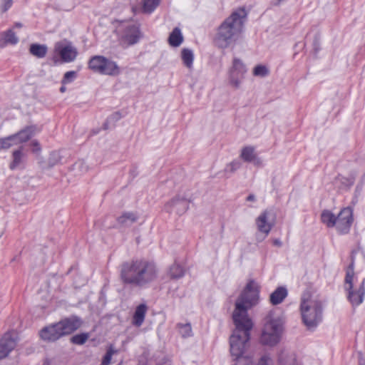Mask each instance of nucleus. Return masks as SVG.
<instances>
[{"label": "nucleus", "mask_w": 365, "mask_h": 365, "mask_svg": "<svg viewBox=\"0 0 365 365\" xmlns=\"http://www.w3.org/2000/svg\"><path fill=\"white\" fill-rule=\"evenodd\" d=\"M241 165L242 164L239 160H233L226 165L224 171L225 173H234L240 168Z\"/></svg>", "instance_id": "40"}, {"label": "nucleus", "mask_w": 365, "mask_h": 365, "mask_svg": "<svg viewBox=\"0 0 365 365\" xmlns=\"http://www.w3.org/2000/svg\"><path fill=\"white\" fill-rule=\"evenodd\" d=\"M247 71L246 66L242 61L235 57L232 60V66L228 71L230 84L235 88H239L245 78Z\"/></svg>", "instance_id": "9"}, {"label": "nucleus", "mask_w": 365, "mask_h": 365, "mask_svg": "<svg viewBox=\"0 0 365 365\" xmlns=\"http://www.w3.org/2000/svg\"><path fill=\"white\" fill-rule=\"evenodd\" d=\"M278 364L279 365H299L296 360L295 355L285 350L279 353Z\"/></svg>", "instance_id": "23"}, {"label": "nucleus", "mask_w": 365, "mask_h": 365, "mask_svg": "<svg viewBox=\"0 0 365 365\" xmlns=\"http://www.w3.org/2000/svg\"><path fill=\"white\" fill-rule=\"evenodd\" d=\"M66 89V87L64 86V85H63V86L60 88V91H61V93H63V92H65Z\"/></svg>", "instance_id": "53"}, {"label": "nucleus", "mask_w": 365, "mask_h": 365, "mask_svg": "<svg viewBox=\"0 0 365 365\" xmlns=\"http://www.w3.org/2000/svg\"><path fill=\"white\" fill-rule=\"evenodd\" d=\"M259 299V291L253 281H250L235 302V309L232 313V319L238 321L251 320L247 311L256 304Z\"/></svg>", "instance_id": "3"}, {"label": "nucleus", "mask_w": 365, "mask_h": 365, "mask_svg": "<svg viewBox=\"0 0 365 365\" xmlns=\"http://www.w3.org/2000/svg\"><path fill=\"white\" fill-rule=\"evenodd\" d=\"M181 58L184 65L187 68H190L192 67L194 61V53L192 50L187 48H183L181 51Z\"/></svg>", "instance_id": "29"}, {"label": "nucleus", "mask_w": 365, "mask_h": 365, "mask_svg": "<svg viewBox=\"0 0 365 365\" xmlns=\"http://www.w3.org/2000/svg\"><path fill=\"white\" fill-rule=\"evenodd\" d=\"M61 155L58 152L53 151L50 154V156L48 158V165L50 167H53L58 164L61 161Z\"/></svg>", "instance_id": "42"}, {"label": "nucleus", "mask_w": 365, "mask_h": 365, "mask_svg": "<svg viewBox=\"0 0 365 365\" xmlns=\"http://www.w3.org/2000/svg\"><path fill=\"white\" fill-rule=\"evenodd\" d=\"M353 222V210L350 207L342 209L336 217L335 226L341 234L349 232Z\"/></svg>", "instance_id": "10"}, {"label": "nucleus", "mask_w": 365, "mask_h": 365, "mask_svg": "<svg viewBox=\"0 0 365 365\" xmlns=\"http://www.w3.org/2000/svg\"><path fill=\"white\" fill-rule=\"evenodd\" d=\"M118 365H122L121 364H118Z\"/></svg>", "instance_id": "54"}, {"label": "nucleus", "mask_w": 365, "mask_h": 365, "mask_svg": "<svg viewBox=\"0 0 365 365\" xmlns=\"http://www.w3.org/2000/svg\"><path fill=\"white\" fill-rule=\"evenodd\" d=\"M114 33L118 45L124 49L138 43L144 36L138 24H118Z\"/></svg>", "instance_id": "6"}, {"label": "nucleus", "mask_w": 365, "mask_h": 365, "mask_svg": "<svg viewBox=\"0 0 365 365\" xmlns=\"http://www.w3.org/2000/svg\"><path fill=\"white\" fill-rule=\"evenodd\" d=\"M282 0H279V2H280Z\"/></svg>", "instance_id": "55"}, {"label": "nucleus", "mask_w": 365, "mask_h": 365, "mask_svg": "<svg viewBox=\"0 0 365 365\" xmlns=\"http://www.w3.org/2000/svg\"><path fill=\"white\" fill-rule=\"evenodd\" d=\"M235 329L230 338V353L235 363L233 365H253L250 357L244 356L252 328V320H233Z\"/></svg>", "instance_id": "2"}, {"label": "nucleus", "mask_w": 365, "mask_h": 365, "mask_svg": "<svg viewBox=\"0 0 365 365\" xmlns=\"http://www.w3.org/2000/svg\"><path fill=\"white\" fill-rule=\"evenodd\" d=\"M354 262L352 259L351 264H349L348 269L346 271V277H345V289H351L353 286V279H354Z\"/></svg>", "instance_id": "34"}, {"label": "nucleus", "mask_w": 365, "mask_h": 365, "mask_svg": "<svg viewBox=\"0 0 365 365\" xmlns=\"http://www.w3.org/2000/svg\"><path fill=\"white\" fill-rule=\"evenodd\" d=\"M180 329V333L182 337L186 338L192 335V327L190 324H178Z\"/></svg>", "instance_id": "41"}, {"label": "nucleus", "mask_w": 365, "mask_h": 365, "mask_svg": "<svg viewBox=\"0 0 365 365\" xmlns=\"http://www.w3.org/2000/svg\"><path fill=\"white\" fill-rule=\"evenodd\" d=\"M115 353V351L113 349V348L110 346L107 350L106 354L103 358L101 365H109L111 361V358L113 354Z\"/></svg>", "instance_id": "43"}, {"label": "nucleus", "mask_w": 365, "mask_h": 365, "mask_svg": "<svg viewBox=\"0 0 365 365\" xmlns=\"http://www.w3.org/2000/svg\"><path fill=\"white\" fill-rule=\"evenodd\" d=\"M250 163H252L256 166H261L262 165V160L257 155L252 160Z\"/></svg>", "instance_id": "50"}, {"label": "nucleus", "mask_w": 365, "mask_h": 365, "mask_svg": "<svg viewBox=\"0 0 365 365\" xmlns=\"http://www.w3.org/2000/svg\"><path fill=\"white\" fill-rule=\"evenodd\" d=\"M77 77V72L75 71H70L65 73L61 83L66 85L72 83Z\"/></svg>", "instance_id": "39"}, {"label": "nucleus", "mask_w": 365, "mask_h": 365, "mask_svg": "<svg viewBox=\"0 0 365 365\" xmlns=\"http://www.w3.org/2000/svg\"><path fill=\"white\" fill-rule=\"evenodd\" d=\"M77 50L71 45H66L60 51L61 58L65 62H71L74 61L77 56Z\"/></svg>", "instance_id": "22"}, {"label": "nucleus", "mask_w": 365, "mask_h": 365, "mask_svg": "<svg viewBox=\"0 0 365 365\" xmlns=\"http://www.w3.org/2000/svg\"><path fill=\"white\" fill-rule=\"evenodd\" d=\"M19 37L12 29H8L0 33V48L8 45L14 46L19 43Z\"/></svg>", "instance_id": "16"}, {"label": "nucleus", "mask_w": 365, "mask_h": 365, "mask_svg": "<svg viewBox=\"0 0 365 365\" xmlns=\"http://www.w3.org/2000/svg\"><path fill=\"white\" fill-rule=\"evenodd\" d=\"M269 71L266 66L257 65L253 68V75L258 77H265L268 76Z\"/></svg>", "instance_id": "38"}, {"label": "nucleus", "mask_w": 365, "mask_h": 365, "mask_svg": "<svg viewBox=\"0 0 365 365\" xmlns=\"http://www.w3.org/2000/svg\"><path fill=\"white\" fill-rule=\"evenodd\" d=\"M194 197L189 192L179 193L165 205V209L169 212H176L181 215L189 209V204L192 202Z\"/></svg>", "instance_id": "8"}, {"label": "nucleus", "mask_w": 365, "mask_h": 365, "mask_svg": "<svg viewBox=\"0 0 365 365\" xmlns=\"http://www.w3.org/2000/svg\"><path fill=\"white\" fill-rule=\"evenodd\" d=\"M274 245L280 247L282 245V242L279 239H276L274 240Z\"/></svg>", "instance_id": "52"}, {"label": "nucleus", "mask_w": 365, "mask_h": 365, "mask_svg": "<svg viewBox=\"0 0 365 365\" xmlns=\"http://www.w3.org/2000/svg\"><path fill=\"white\" fill-rule=\"evenodd\" d=\"M158 277L155 264L145 259L125 262L120 265V277L125 284L145 288Z\"/></svg>", "instance_id": "1"}, {"label": "nucleus", "mask_w": 365, "mask_h": 365, "mask_svg": "<svg viewBox=\"0 0 365 365\" xmlns=\"http://www.w3.org/2000/svg\"><path fill=\"white\" fill-rule=\"evenodd\" d=\"M313 48L316 53H317L319 51H320V38L319 36H316L314 37V41H313Z\"/></svg>", "instance_id": "48"}, {"label": "nucleus", "mask_w": 365, "mask_h": 365, "mask_svg": "<svg viewBox=\"0 0 365 365\" xmlns=\"http://www.w3.org/2000/svg\"><path fill=\"white\" fill-rule=\"evenodd\" d=\"M269 215L270 212L268 210H264L256 219V225L258 230L260 232L264 234V237H262V239L259 240L257 237V240L259 241L263 240V239L269 235L273 227V223L269 222Z\"/></svg>", "instance_id": "14"}, {"label": "nucleus", "mask_w": 365, "mask_h": 365, "mask_svg": "<svg viewBox=\"0 0 365 365\" xmlns=\"http://www.w3.org/2000/svg\"><path fill=\"white\" fill-rule=\"evenodd\" d=\"M300 312L302 322L309 329L316 328L322 319V302L308 294L302 297Z\"/></svg>", "instance_id": "4"}, {"label": "nucleus", "mask_w": 365, "mask_h": 365, "mask_svg": "<svg viewBox=\"0 0 365 365\" xmlns=\"http://www.w3.org/2000/svg\"><path fill=\"white\" fill-rule=\"evenodd\" d=\"M247 201H255V196L253 194H250L247 197Z\"/></svg>", "instance_id": "51"}, {"label": "nucleus", "mask_w": 365, "mask_h": 365, "mask_svg": "<svg viewBox=\"0 0 365 365\" xmlns=\"http://www.w3.org/2000/svg\"><path fill=\"white\" fill-rule=\"evenodd\" d=\"M16 345V338L14 333L6 332L0 339V360L8 356Z\"/></svg>", "instance_id": "12"}, {"label": "nucleus", "mask_w": 365, "mask_h": 365, "mask_svg": "<svg viewBox=\"0 0 365 365\" xmlns=\"http://www.w3.org/2000/svg\"><path fill=\"white\" fill-rule=\"evenodd\" d=\"M346 291L347 292V299L352 307H358L364 301L365 295V279L362 280L359 288L354 289V287H351V289H346Z\"/></svg>", "instance_id": "13"}, {"label": "nucleus", "mask_w": 365, "mask_h": 365, "mask_svg": "<svg viewBox=\"0 0 365 365\" xmlns=\"http://www.w3.org/2000/svg\"><path fill=\"white\" fill-rule=\"evenodd\" d=\"M81 325V319L76 316L63 319L58 322L62 336L73 333L79 329Z\"/></svg>", "instance_id": "11"}, {"label": "nucleus", "mask_w": 365, "mask_h": 365, "mask_svg": "<svg viewBox=\"0 0 365 365\" xmlns=\"http://www.w3.org/2000/svg\"><path fill=\"white\" fill-rule=\"evenodd\" d=\"M282 331V322L280 319H268L262 330L261 343L269 346H275L280 341Z\"/></svg>", "instance_id": "7"}, {"label": "nucleus", "mask_w": 365, "mask_h": 365, "mask_svg": "<svg viewBox=\"0 0 365 365\" xmlns=\"http://www.w3.org/2000/svg\"><path fill=\"white\" fill-rule=\"evenodd\" d=\"M243 33V24H220L213 41L219 48L225 49L235 45L242 37Z\"/></svg>", "instance_id": "5"}, {"label": "nucleus", "mask_w": 365, "mask_h": 365, "mask_svg": "<svg viewBox=\"0 0 365 365\" xmlns=\"http://www.w3.org/2000/svg\"><path fill=\"white\" fill-rule=\"evenodd\" d=\"M105 57L103 56H94L88 62V68L96 73H101Z\"/></svg>", "instance_id": "27"}, {"label": "nucleus", "mask_w": 365, "mask_h": 365, "mask_svg": "<svg viewBox=\"0 0 365 365\" xmlns=\"http://www.w3.org/2000/svg\"><path fill=\"white\" fill-rule=\"evenodd\" d=\"M161 0H142V9L145 14H151L160 5Z\"/></svg>", "instance_id": "30"}, {"label": "nucleus", "mask_w": 365, "mask_h": 365, "mask_svg": "<svg viewBox=\"0 0 365 365\" xmlns=\"http://www.w3.org/2000/svg\"><path fill=\"white\" fill-rule=\"evenodd\" d=\"M138 217L136 213L132 212H125L117 219L119 225L123 227L130 226L135 222Z\"/></svg>", "instance_id": "24"}, {"label": "nucleus", "mask_w": 365, "mask_h": 365, "mask_svg": "<svg viewBox=\"0 0 365 365\" xmlns=\"http://www.w3.org/2000/svg\"><path fill=\"white\" fill-rule=\"evenodd\" d=\"M354 176L346 178L339 175L335 179V183L339 184L341 188H349L354 185Z\"/></svg>", "instance_id": "32"}, {"label": "nucleus", "mask_w": 365, "mask_h": 365, "mask_svg": "<svg viewBox=\"0 0 365 365\" xmlns=\"http://www.w3.org/2000/svg\"><path fill=\"white\" fill-rule=\"evenodd\" d=\"M120 72V68L117 63L105 57L101 74L117 76Z\"/></svg>", "instance_id": "17"}, {"label": "nucleus", "mask_w": 365, "mask_h": 365, "mask_svg": "<svg viewBox=\"0 0 365 365\" xmlns=\"http://www.w3.org/2000/svg\"><path fill=\"white\" fill-rule=\"evenodd\" d=\"M74 168L79 170L81 173H86L88 170V167L86 162L83 160H79L73 165Z\"/></svg>", "instance_id": "44"}, {"label": "nucleus", "mask_w": 365, "mask_h": 365, "mask_svg": "<svg viewBox=\"0 0 365 365\" xmlns=\"http://www.w3.org/2000/svg\"><path fill=\"white\" fill-rule=\"evenodd\" d=\"M184 41V37L179 27H175L170 34L168 43L173 47L180 46Z\"/></svg>", "instance_id": "25"}, {"label": "nucleus", "mask_w": 365, "mask_h": 365, "mask_svg": "<svg viewBox=\"0 0 365 365\" xmlns=\"http://www.w3.org/2000/svg\"><path fill=\"white\" fill-rule=\"evenodd\" d=\"M19 144L16 138L14 135H11L6 138H0V148L1 149H9L13 145Z\"/></svg>", "instance_id": "35"}, {"label": "nucleus", "mask_w": 365, "mask_h": 365, "mask_svg": "<svg viewBox=\"0 0 365 365\" xmlns=\"http://www.w3.org/2000/svg\"><path fill=\"white\" fill-rule=\"evenodd\" d=\"M287 289L283 287H277L269 297L270 303L273 305L281 304L287 296Z\"/></svg>", "instance_id": "20"}, {"label": "nucleus", "mask_w": 365, "mask_h": 365, "mask_svg": "<svg viewBox=\"0 0 365 365\" xmlns=\"http://www.w3.org/2000/svg\"><path fill=\"white\" fill-rule=\"evenodd\" d=\"M12 158L13 160L9 165V168L11 170H15L19 168L24 161L25 154L22 151V148L14 150L12 154Z\"/></svg>", "instance_id": "26"}, {"label": "nucleus", "mask_w": 365, "mask_h": 365, "mask_svg": "<svg viewBox=\"0 0 365 365\" xmlns=\"http://www.w3.org/2000/svg\"><path fill=\"white\" fill-rule=\"evenodd\" d=\"M36 132L35 126H27L21 130L17 133L14 134L18 143H22L28 141L32 136L34 135Z\"/></svg>", "instance_id": "21"}, {"label": "nucleus", "mask_w": 365, "mask_h": 365, "mask_svg": "<svg viewBox=\"0 0 365 365\" xmlns=\"http://www.w3.org/2000/svg\"><path fill=\"white\" fill-rule=\"evenodd\" d=\"M13 4V0H1V10L2 11H6Z\"/></svg>", "instance_id": "47"}, {"label": "nucleus", "mask_w": 365, "mask_h": 365, "mask_svg": "<svg viewBox=\"0 0 365 365\" xmlns=\"http://www.w3.org/2000/svg\"><path fill=\"white\" fill-rule=\"evenodd\" d=\"M247 16V11L244 7H241L233 11L223 23H243L246 21Z\"/></svg>", "instance_id": "19"}, {"label": "nucleus", "mask_w": 365, "mask_h": 365, "mask_svg": "<svg viewBox=\"0 0 365 365\" xmlns=\"http://www.w3.org/2000/svg\"><path fill=\"white\" fill-rule=\"evenodd\" d=\"M255 148L252 146H246L242 149L240 158L245 161L250 163L256 156Z\"/></svg>", "instance_id": "33"}, {"label": "nucleus", "mask_w": 365, "mask_h": 365, "mask_svg": "<svg viewBox=\"0 0 365 365\" xmlns=\"http://www.w3.org/2000/svg\"><path fill=\"white\" fill-rule=\"evenodd\" d=\"M147 310L148 307L145 304H140L136 307L133 317V325L140 327L143 324Z\"/></svg>", "instance_id": "18"}, {"label": "nucleus", "mask_w": 365, "mask_h": 365, "mask_svg": "<svg viewBox=\"0 0 365 365\" xmlns=\"http://www.w3.org/2000/svg\"><path fill=\"white\" fill-rule=\"evenodd\" d=\"M47 50V46L46 45H41L38 43H32L29 48L30 53L38 58L45 57Z\"/></svg>", "instance_id": "28"}, {"label": "nucleus", "mask_w": 365, "mask_h": 365, "mask_svg": "<svg viewBox=\"0 0 365 365\" xmlns=\"http://www.w3.org/2000/svg\"><path fill=\"white\" fill-rule=\"evenodd\" d=\"M184 274L185 271L180 265L174 264L170 267L169 275L171 279H179L182 277Z\"/></svg>", "instance_id": "36"}, {"label": "nucleus", "mask_w": 365, "mask_h": 365, "mask_svg": "<svg viewBox=\"0 0 365 365\" xmlns=\"http://www.w3.org/2000/svg\"><path fill=\"white\" fill-rule=\"evenodd\" d=\"M257 365H273V361L269 355L264 354L259 359Z\"/></svg>", "instance_id": "46"}, {"label": "nucleus", "mask_w": 365, "mask_h": 365, "mask_svg": "<svg viewBox=\"0 0 365 365\" xmlns=\"http://www.w3.org/2000/svg\"><path fill=\"white\" fill-rule=\"evenodd\" d=\"M39 335L41 339L46 341H55L62 336L58 323L43 327Z\"/></svg>", "instance_id": "15"}, {"label": "nucleus", "mask_w": 365, "mask_h": 365, "mask_svg": "<svg viewBox=\"0 0 365 365\" xmlns=\"http://www.w3.org/2000/svg\"><path fill=\"white\" fill-rule=\"evenodd\" d=\"M122 118L121 114L119 112H115L110 115L108 118L107 119V121L104 124L105 128H108V123H112V122H116Z\"/></svg>", "instance_id": "45"}, {"label": "nucleus", "mask_w": 365, "mask_h": 365, "mask_svg": "<svg viewBox=\"0 0 365 365\" xmlns=\"http://www.w3.org/2000/svg\"><path fill=\"white\" fill-rule=\"evenodd\" d=\"M31 145L34 147L33 152L38 153L41 150V147L38 141L34 140L31 142Z\"/></svg>", "instance_id": "49"}, {"label": "nucleus", "mask_w": 365, "mask_h": 365, "mask_svg": "<svg viewBox=\"0 0 365 365\" xmlns=\"http://www.w3.org/2000/svg\"><path fill=\"white\" fill-rule=\"evenodd\" d=\"M336 216L329 210H324L321 215V219L324 224L329 227L335 226Z\"/></svg>", "instance_id": "31"}, {"label": "nucleus", "mask_w": 365, "mask_h": 365, "mask_svg": "<svg viewBox=\"0 0 365 365\" xmlns=\"http://www.w3.org/2000/svg\"><path fill=\"white\" fill-rule=\"evenodd\" d=\"M88 337V333L76 334L71 338V342L74 344L82 345L86 342Z\"/></svg>", "instance_id": "37"}]
</instances>
